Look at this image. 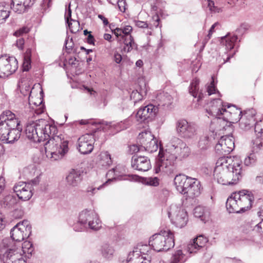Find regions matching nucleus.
I'll return each mask as SVG.
<instances>
[{
	"label": "nucleus",
	"mask_w": 263,
	"mask_h": 263,
	"mask_svg": "<svg viewBox=\"0 0 263 263\" xmlns=\"http://www.w3.org/2000/svg\"><path fill=\"white\" fill-rule=\"evenodd\" d=\"M145 183L147 185L156 186L159 184V179L157 177H148L145 179Z\"/></svg>",
	"instance_id": "nucleus-50"
},
{
	"label": "nucleus",
	"mask_w": 263,
	"mask_h": 263,
	"mask_svg": "<svg viewBox=\"0 0 263 263\" xmlns=\"http://www.w3.org/2000/svg\"><path fill=\"white\" fill-rule=\"evenodd\" d=\"M13 190L19 199L25 201L29 200L32 196L33 187L29 183L19 182L15 184Z\"/></svg>",
	"instance_id": "nucleus-18"
},
{
	"label": "nucleus",
	"mask_w": 263,
	"mask_h": 263,
	"mask_svg": "<svg viewBox=\"0 0 263 263\" xmlns=\"http://www.w3.org/2000/svg\"><path fill=\"white\" fill-rule=\"evenodd\" d=\"M212 81L207 86V92L208 96H210L212 94L215 93L217 92L219 93V91L217 90L216 87V84L215 83L214 77H212Z\"/></svg>",
	"instance_id": "nucleus-47"
},
{
	"label": "nucleus",
	"mask_w": 263,
	"mask_h": 263,
	"mask_svg": "<svg viewBox=\"0 0 263 263\" xmlns=\"http://www.w3.org/2000/svg\"><path fill=\"white\" fill-rule=\"evenodd\" d=\"M136 25L141 28H146L148 27V24L146 22L138 21L136 22Z\"/></svg>",
	"instance_id": "nucleus-63"
},
{
	"label": "nucleus",
	"mask_w": 263,
	"mask_h": 263,
	"mask_svg": "<svg viewBox=\"0 0 263 263\" xmlns=\"http://www.w3.org/2000/svg\"><path fill=\"white\" fill-rule=\"evenodd\" d=\"M190 154V149L185 142L178 138H172L164 152L160 149L159 159L155 166V173H171L176 160L177 159L181 160L187 157Z\"/></svg>",
	"instance_id": "nucleus-2"
},
{
	"label": "nucleus",
	"mask_w": 263,
	"mask_h": 263,
	"mask_svg": "<svg viewBox=\"0 0 263 263\" xmlns=\"http://www.w3.org/2000/svg\"><path fill=\"white\" fill-rule=\"evenodd\" d=\"M112 179H108L107 181L98 187L95 186H88L87 189V192L89 193V195H92L95 194L96 191L101 189L104 186L106 185L108 182L112 181Z\"/></svg>",
	"instance_id": "nucleus-46"
},
{
	"label": "nucleus",
	"mask_w": 263,
	"mask_h": 263,
	"mask_svg": "<svg viewBox=\"0 0 263 263\" xmlns=\"http://www.w3.org/2000/svg\"><path fill=\"white\" fill-rule=\"evenodd\" d=\"M9 15L10 12L4 6L0 5V24L3 23Z\"/></svg>",
	"instance_id": "nucleus-45"
},
{
	"label": "nucleus",
	"mask_w": 263,
	"mask_h": 263,
	"mask_svg": "<svg viewBox=\"0 0 263 263\" xmlns=\"http://www.w3.org/2000/svg\"><path fill=\"white\" fill-rule=\"evenodd\" d=\"M7 222L2 214L0 213V231L5 227Z\"/></svg>",
	"instance_id": "nucleus-61"
},
{
	"label": "nucleus",
	"mask_w": 263,
	"mask_h": 263,
	"mask_svg": "<svg viewBox=\"0 0 263 263\" xmlns=\"http://www.w3.org/2000/svg\"><path fill=\"white\" fill-rule=\"evenodd\" d=\"M208 2V6L209 8V10L213 12H219L220 10V8L215 7L214 5V2L211 0H207Z\"/></svg>",
	"instance_id": "nucleus-54"
},
{
	"label": "nucleus",
	"mask_w": 263,
	"mask_h": 263,
	"mask_svg": "<svg viewBox=\"0 0 263 263\" xmlns=\"http://www.w3.org/2000/svg\"><path fill=\"white\" fill-rule=\"evenodd\" d=\"M214 139L215 137L212 135H211L210 137L208 136L202 137L199 142V147L202 149L206 148Z\"/></svg>",
	"instance_id": "nucleus-43"
},
{
	"label": "nucleus",
	"mask_w": 263,
	"mask_h": 263,
	"mask_svg": "<svg viewBox=\"0 0 263 263\" xmlns=\"http://www.w3.org/2000/svg\"><path fill=\"white\" fill-rule=\"evenodd\" d=\"M82 223H81V222L80 221L79 217L78 221L73 224V230L75 231L80 232L83 231L84 228H87L85 224H83V226H82Z\"/></svg>",
	"instance_id": "nucleus-55"
},
{
	"label": "nucleus",
	"mask_w": 263,
	"mask_h": 263,
	"mask_svg": "<svg viewBox=\"0 0 263 263\" xmlns=\"http://www.w3.org/2000/svg\"><path fill=\"white\" fill-rule=\"evenodd\" d=\"M156 101L158 106L168 108L173 103V98L167 92H161L157 95Z\"/></svg>",
	"instance_id": "nucleus-28"
},
{
	"label": "nucleus",
	"mask_w": 263,
	"mask_h": 263,
	"mask_svg": "<svg viewBox=\"0 0 263 263\" xmlns=\"http://www.w3.org/2000/svg\"><path fill=\"white\" fill-rule=\"evenodd\" d=\"M74 43L72 39H69V37H67L65 41V48L67 50V52L68 53L70 52V50H72V48L73 46Z\"/></svg>",
	"instance_id": "nucleus-53"
},
{
	"label": "nucleus",
	"mask_w": 263,
	"mask_h": 263,
	"mask_svg": "<svg viewBox=\"0 0 263 263\" xmlns=\"http://www.w3.org/2000/svg\"><path fill=\"white\" fill-rule=\"evenodd\" d=\"M251 149L253 153H258L263 147V129H260L256 134V136L251 141Z\"/></svg>",
	"instance_id": "nucleus-30"
},
{
	"label": "nucleus",
	"mask_w": 263,
	"mask_h": 263,
	"mask_svg": "<svg viewBox=\"0 0 263 263\" xmlns=\"http://www.w3.org/2000/svg\"><path fill=\"white\" fill-rule=\"evenodd\" d=\"M16 242L9 238L3 239L0 243V256L3 263H26Z\"/></svg>",
	"instance_id": "nucleus-4"
},
{
	"label": "nucleus",
	"mask_w": 263,
	"mask_h": 263,
	"mask_svg": "<svg viewBox=\"0 0 263 263\" xmlns=\"http://www.w3.org/2000/svg\"><path fill=\"white\" fill-rule=\"evenodd\" d=\"M142 98V95L137 90L133 91L130 94V99L133 100L135 104L141 101Z\"/></svg>",
	"instance_id": "nucleus-49"
},
{
	"label": "nucleus",
	"mask_w": 263,
	"mask_h": 263,
	"mask_svg": "<svg viewBox=\"0 0 263 263\" xmlns=\"http://www.w3.org/2000/svg\"><path fill=\"white\" fill-rule=\"evenodd\" d=\"M141 133H140L138 136V142L141 145L142 147H143L148 142L146 141L147 139L145 138V136L142 135V137H141Z\"/></svg>",
	"instance_id": "nucleus-59"
},
{
	"label": "nucleus",
	"mask_w": 263,
	"mask_h": 263,
	"mask_svg": "<svg viewBox=\"0 0 263 263\" xmlns=\"http://www.w3.org/2000/svg\"><path fill=\"white\" fill-rule=\"evenodd\" d=\"M168 217L176 227L181 228L184 227L187 222V212L181 207L176 205H172L168 212Z\"/></svg>",
	"instance_id": "nucleus-9"
},
{
	"label": "nucleus",
	"mask_w": 263,
	"mask_h": 263,
	"mask_svg": "<svg viewBox=\"0 0 263 263\" xmlns=\"http://www.w3.org/2000/svg\"><path fill=\"white\" fill-rule=\"evenodd\" d=\"M254 200L253 194L248 190L233 193L228 198L226 208L230 213H242L250 210Z\"/></svg>",
	"instance_id": "nucleus-3"
},
{
	"label": "nucleus",
	"mask_w": 263,
	"mask_h": 263,
	"mask_svg": "<svg viewBox=\"0 0 263 263\" xmlns=\"http://www.w3.org/2000/svg\"><path fill=\"white\" fill-rule=\"evenodd\" d=\"M234 138L232 136H222L215 146V151L219 155H227L234 148Z\"/></svg>",
	"instance_id": "nucleus-17"
},
{
	"label": "nucleus",
	"mask_w": 263,
	"mask_h": 263,
	"mask_svg": "<svg viewBox=\"0 0 263 263\" xmlns=\"http://www.w3.org/2000/svg\"><path fill=\"white\" fill-rule=\"evenodd\" d=\"M242 176V168H234V170H214V178L218 183L225 185H232L238 183Z\"/></svg>",
	"instance_id": "nucleus-6"
},
{
	"label": "nucleus",
	"mask_w": 263,
	"mask_h": 263,
	"mask_svg": "<svg viewBox=\"0 0 263 263\" xmlns=\"http://www.w3.org/2000/svg\"><path fill=\"white\" fill-rule=\"evenodd\" d=\"M158 147V141L156 139L151 141V142H148L143 147L145 151L152 153L156 152Z\"/></svg>",
	"instance_id": "nucleus-42"
},
{
	"label": "nucleus",
	"mask_w": 263,
	"mask_h": 263,
	"mask_svg": "<svg viewBox=\"0 0 263 263\" xmlns=\"http://www.w3.org/2000/svg\"><path fill=\"white\" fill-rule=\"evenodd\" d=\"M6 201H9V203L7 204L9 207L12 206L15 203V199L13 198L12 196H8L6 198Z\"/></svg>",
	"instance_id": "nucleus-64"
},
{
	"label": "nucleus",
	"mask_w": 263,
	"mask_h": 263,
	"mask_svg": "<svg viewBox=\"0 0 263 263\" xmlns=\"http://www.w3.org/2000/svg\"><path fill=\"white\" fill-rule=\"evenodd\" d=\"M25 41L23 38L21 37L16 41V46L20 50H23L24 48V45Z\"/></svg>",
	"instance_id": "nucleus-60"
},
{
	"label": "nucleus",
	"mask_w": 263,
	"mask_h": 263,
	"mask_svg": "<svg viewBox=\"0 0 263 263\" xmlns=\"http://www.w3.org/2000/svg\"><path fill=\"white\" fill-rule=\"evenodd\" d=\"M15 115L10 110L4 111L0 116V140H6L11 127L16 126Z\"/></svg>",
	"instance_id": "nucleus-7"
},
{
	"label": "nucleus",
	"mask_w": 263,
	"mask_h": 263,
	"mask_svg": "<svg viewBox=\"0 0 263 263\" xmlns=\"http://www.w3.org/2000/svg\"><path fill=\"white\" fill-rule=\"evenodd\" d=\"M131 165L133 168L141 172L147 171L151 168L149 159L145 156H133Z\"/></svg>",
	"instance_id": "nucleus-20"
},
{
	"label": "nucleus",
	"mask_w": 263,
	"mask_h": 263,
	"mask_svg": "<svg viewBox=\"0 0 263 263\" xmlns=\"http://www.w3.org/2000/svg\"><path fill=\"white\" fill-rule=\"evenodd\" d=\"M193 178L183 174L177 175L174 181L177 191L182 195L185 194L187 187L191 185Z\"/></svg>",
	"instance_id": "nucleus-21"
},
{
	"label": "nucleus",
	"mask_w": 263,
	"mask_h": 263,
	"mask_svg": "<svg viewBox=\"0 0 263 263\" xmlns=\"http://www.w3.org/2000/svg\"><path fill=\"white\" fill-rule=\"evenodd\" d=\"M82 180V176L80 171L71 170L66 178L67 184L71 187L77 186Z\"/></svg>",
	"instance_id": "nucleus-26"
},
{
	"label": "nucleus",
	"mask_w": 263,
	"mask_h": 263,
	"mask_svg": "<svg viewBox=\"0 0 263 263\" xmlns=\"http://www.w3.org/2000/svg\"><path fill=\"white\" fill-rule=\"evenodd\" d=\"M237 39L236 35H227L221 39V43L226 46V49L231 50L234 48Z\"/></svg>",
	"instance_id": "nucleus-36"
},
{
	"label": "nucleus",
	"mask_w": 263,
	"mask_h": 263,
	"mask_svg": "<svg viewBox=\"0 0 263 263\" xmlns=\"http://www.w3.org/2000/svg\"><path fill=\"white\" fill-rule=\"evenodd\" d=\"M176 132L178 135L184 139L194 138L197 134L196 125L192 123H189L184 119L179 120L176 123Z\"/></svg>",
	"instance_id": "nucleus-12"
},
{
	"label": "nucleus",
	"mask_w": 263,
	"mask_h": 263,
	"mask_svg": "<svg viewBox=\"0 0 263 263\" xmlns=\"http://www.w3.org/2000/svg\"><path fill=\"white\" fill-rule=\"evenodd\" d=\"M199 79H194L189 87V93L195 98H197V101L200 102L203 97V94L199 91Z\"/></svg>",
	"instance_id": "nucleus-29"
},
{
	"label": "nucleus",
	"mask_w": 263,
	"mask_h": 263,
	"mask_svg": "<svg viewBox=\"0 0 263 263\" xmlns=\"http://www.w3.org/2000/svg\"><path fill=\"white\" fill-rule=\"evenodd\" d=\"M208 242L206 237L200 235L194 239L192 241L189 243L187 246V251L190 253H196L198 250L204 246Z\"/></svg>",
	"instance_id": "nucleus-22"
},
{
	"label": "nucleus",
	"mask_w": 263,
	"mask_h": 263,
	"mask_svg": "<svg viewBox=\"0 0 263 263\" xmlns=\"http://www.w3.org/2000/svg\"><path fill=\"white\" fill-rule=\"evenodd\" d=\"M201 194L200 182L197 179L194 178L191 183V185L187 187L184 195L186 198H194L199 196Z\"/></svg>",
	"instance_id": "nucleus-24"
},
{
	"label": "nucleus",
	"mask_w": 263,
	"mask_h": 263,
	"mask_svg": "<svg viewBox=\"0 0 263 263\" xmlns=\"http://www.w3.org/2000/svg\"><path fill=\"white\" fill-rule=\"evenodd\" d=\"M29 31V29L27 27H23L20 29L16 30L13 33V35L16 37L21 36L27 33Z\"/></svg>",
	"instance_id": "nucleus-52"
},
{
	"label": "nucleus",
	"mask_w": 263,
	"mask_h": 263,
	"mask_svg": "<svg viewBox=\"0 0 263 263\" xmlns=\"http://www.w3.org/2000/svg\"><path fill=\"white\" fill-rule=\"evenodd\" d=\"M31 227L28 221L24 220L18 223L11 230V237L13 242L20 243L21 241L28 238L31 233Z\"/></svg>",
	"instance_id": "nucleus-8"
},
{
	"label": "nucleus",
	"mask_w": 263,
	"mask_h": 263,
	"mask_svg": "<svg viewBox=\"0 0 263 263\" xmlns=\"http://www.w3.org/2000/svg\"><path fill=\"white\" fill-rule=\"evenodd\" d=\"M28 8L21 4L18 0H13L11 4V9L18 14L25 12Z\"/></svg>",
	"instance_id": "nucleus-39"
},
{
	"label": "nucleus",
	"mask_w": 263,
	"mask_h": 263,
	"mask_svg": "<svg viewBox=\"0 0 263 263\" xmlns=\"http://www.w3.org/2000/svg\"><path fill=\"white\" fill-rule=\"evenodd\" d=\"M16 243L18 245V248L21 249V253L24 256V257L25 258L26 257L29 258L33 251L32 244L28 241H24L21 246L20 243Z\"/></svg>",
	"instance_id": "nucleus-35"
},
{
	"label": "nucleus",
	"mask_w": 263,
	"mask_h": 263,
	"mask_svg": "<svg viewBox=\"0 0 263 263\" xmlns=\"http://www.w3.org/2000/svg\"><path fill=\"white\" fill-rule=\"evenodd\" d=\"M158 111L157 106L149 104L143 107H141L136 114V118L140 122L144 121L148 118H154Z\"/></svg>",
	"instance_id": "nucleus-19"
},
{
	"label": "nucleus",
	"mask_w": 263,
	"mask_h": 263,
	"mask_svg": "<svg viewBox=\"0 0 263 263\" xmlns=\"http://www.w3.org/2000/svg\"><path fill=\"white\" fill-rule=\"evenodd\" d=\"M151 245H138L137 247L134 249L132 252H130V255H135L137 254V256H146V258L151 257H148V253L151 252L150 246Z\"/></svg>",
	"instance_id": "nucleus-33"
},
{
	"label": "nucleus",
	"mask_w": 263,
	"mask_h": 263,
	"mask_svg": "<svg viewBox=\"0 0 263 263\" xmlns=\"http://www.w3.org/2000/svg\"><path fill=\"white\" fill-rule=\"evenodd\" d=\"M18 86L20 89L21 93L24 96H28V108H30L29 110V112L28 114V116H27V118H29L30 117H33L34 116V114L40 115L43 112V109L42 108V107H40L39 108H37L38 106V104L36 102H33L30 100V96H31V86L30 83L28 81H24L20 82L18 84Z\"/></svg>",
	"instance_id": "nucleus-10"
},
{
	"label": "nucleus",
	"mask_w": 263,
	"mask_h": 263,
	"mask_svg": "<svg viewBox=\"0 0 263 263\" xmlns=\"http://www.w3.org/2000/svg\"><path fill=\"white\" fill-rule=\"evenodd\" d=\"M31 49H27L24 57V62L23 63L24 71H28L31 67Z\"/></svg>",
	"instance_id": "nucleus-41"
},
{
	"label": "nucleus",
	"mask_w": 263,
	"mask_h": 263,
	"mask_svg": "<svg viewBox=\"0 0 263 263\" xmlns=\"http://www.w3.org/2000/svg\"><path fill=\"white\" fill-rule=\"evenodd\" d=\"M127 263H150L149 258H146V256H137V254L130 255L129 254Z\"/></svg>",
	"instance_id": "nucleus-38"
},
{
	"label": "nucleus",
	"mask_w": 263,
	"mask_h": 263,
	"mask_svg": "<svg viewBox=\"0 0 263 263\" xmlns=\"http://www.w3.org/2000/svg\"><path fill=\"white\" fill-rule=\"evenodd\" d=\"M254 153H255L252 152V153L250 154V155L245 158L244 163L246 165L249 166L255 163L256 156Z\"/></svg>",
	"instance_id": "nucleus-48"
},
{
	"label": "nucleus",
	"mask_w": 263,
	"mask_h": 263,
	"mask_svg": "<svg viewBox=\"0 0 263 263\" xmlns=\"http://www.w3.org/2000/svg\"><path fill=\"white\" fill-rule=\"evenodd\" d=\"M118 169L119 168L118 167H116L115 168H114L111 170H109L106 174V176L110 177L112 175V176H114V177L112 179H115L116 177L119 176V172L118 171Z\"/></svg>",
	"instance_id": "nucleus-58"
},
{
	"label": "nucleus",
	"mask_w": 263,
	"mask_h": 263,
	"mask_svg": "<svg viewBox=\"0 0 263 263\" xmlns=\"http://www.w3.org/2000/svg\"><path fill=\"white\" fill-rule=\"evenodd\" d=\"M143 147L141 145L133 144L129 147V151L132 154L138 153L139 151H143Z\"/></svg>",
	"instance_id": "nucleus-56"
},
{
	"label": "nucleus",
	"mask_w": 263,
	"mask_h": 263,
	"mask_svg": "<svg viewBox=\"0 0 263 263\" xmlns=\"http://www.w3.org/2000/svg\"><path fill=\"white\" fill-rule=\"evenodd\" d=\"M242 168L241 161L237 157L223 156L218 158L216 163L214 170H228Z\"/></svg>",
	"instance_id": "nucleus-14"
},
{
	"label": "nucleus",
	"mask_w": 263,
	"mask_h": 263,
	"mask_svg": "<svg viewBox=\"0 0 263 263\" xmlns=\"http://www.w3.org/2000/svg\"><path fill=\"white\" fill-rule=\"evenodd\" d=\"M95 136L92 134H86L78 140V148L82 154H90L94 148Z\"/></svg>",
	"instance_id": "nucleus-16"
},
{
	"label": "nucleus",
	"mask_w": 263,
	"mask_h": 263,
	"mask_svg": "<svg viewBox=\"0 0 263 263\" xmlns=\"http://www.w3.org/2000/svg\"><path fill=\"white\" fill-rule=\"evenodd\" d=\"M142 135L145 136V138L146 139V141L151 142V141L156 140V138H154V136L152 134L151 132L149 131H144L141 132V137L143 136Z\"/></svg>",
	"instance_id": "nucleus-57"
},
{
	"label": "nucleus",
	"mask_w": 263,
	"mask_h": 263,
	"mask_svg": "<svg viewBox=\"0 0 263 263\" xmlns=\"http://www.w3.org/2000/svg\"><path fill=\"white\" fill-rule=\"evenodd\" d=\"M195 217L200 218L201 220L205 222L210 217V212L205 208L202 206H197L194 210Z\"/></svg>",
	"instance_id": "nucleus-32"
},
{
	"label": "nucleus",
	"mask_w": 263,
	"mask_h": 263,
	"mask_svg": "<svg viewBox=\"0 0 263 263\" xmlns=\"http://www.w3.org/2000/svg\"><path fill=\"white\" fill-rule=\"evenodd\" d=\"M14 121L16 122V126L14 127H11L9 134L6 137V139L4 140L7 143H12L15 141L17 140L21 136V133L22 130V127L20 124L18 119L15 118Z\"/></svg>",
	"instance_id": "nucleus-23"
},
{
	"label": "nucleus",
	"mask_w": 263,
	"mask_h": 263,
	"mask_svg": "<svg viewBox=\"0 0 263 263\" xmlns=\"http://www.w3.org/2000/svg\"><path fill=\"white\" fill-rule=\"evenodd\" d=\"M98 159V165L104 167L109 166L112 163L110 155L107 152H101Z\"/></svg>",
	"instance_id": "nucleus-34"
},
{
	"label": "nucleus",
	"mask_w": 263,
	"mask_h": 263,
	"mask_svg": "<svg viewBox=\"0 0 263 263\" xmlns=\"http://www.w3.org/2000/svg\"><path fill=\"white\" fill-rule=\"evenodd\" d=\"M70 7V4H69V9L67 15H65V18L70 32L72 33H76L80 30V24L78 21L71 18V10Z\"/></svg>",
	"instance_id": "nucleus-31"
},
{
	"label": "nucleus",
	"mask_w": 263,
	"mask_h": 263,
	"mask_svg": "<svg viewBox=\"0 0 263 263\" xmlns=\"http://www.w3.org/2000/svg\"><path fill=\"white\" fill-rule=\"evenodd\" d=\"M149 243L157 252L167 251L175 245L174 234L170 230L161 231L151 237Z\"/></svg>",
	"instance_id": "nucleus-5"
},
{
	"label": "nucleus",
	"mask_w": 263,
	"mask_h": 263,
	"mask_svg": "<svg viewBox=\"0 0 263 263\" xmlns=\"http://www.w3.org/2000/svg\"><path fill=\"white\" fill-rule=\"evenodd\" d=\"M184 255L181 250H178L175 252L172 257V260L170 263H179L180 261H184L183 258Z\"/></svg>",
	"instance_id": "nucleus-44"
},
{
	"label": "nucleus",
	"mask_w": 263,
	"mask_h": 263,
	"mask_svg": "<svg viewBox=\"0 0 263 263\" xmlns=\"http://www.w3.org/2000/svg\"><path fill=\"white\" fill-rule=\"evenodd\" d=\"M254 230L258 232L263 231V219L255 226Z\"/></svg>",
	"instance_id": "nucleus-62"
},
{
	"label": "nucleus",
	"mask_w": 263,
	"mask_h": 263,
	"mask_svg": "<svg viewBox=\"0 0 263 263\" xmlns=\"http://www.w3.org/2000/svg\"><path fill=\"white\" fill-rule=\"evenodd\" d=\"M79 216L82 226L85 224L87 228L95 231L101 227L97 214L92 210H83L80 213Z\"/></svg>",
	"instance_id": "nucleus-11"
},
{
	"label": "nucleus",
	"mask_w": 263,
	"mask_h": 263,
	"mask_svg": "<svg viewBox=\"0 0 263 263\" xmlns=\"http://www.w3.org/2000/svg\"><path fill=\"white\" fill-rule=\"evenodd\" d=\"M132 31V27L127 25L124 26L123 28H116L112 31L117 37H119L131 35L130 33Z\"/></svg>",
	"instance_id": "nucleus-37"
},
{
	"label": "nucleus",
	"mask_w": 263,
	"mask_h": 263,
	"mask_svg": "<svg viewBox=\"0 0 263 263\" xmlns=\"http://www.w3.org/2000/svg\"><path fill=\"white\" fill-rule=\"evenodd\" d=\"M27 137L34 142L48 140L44 144L46 156L52 160L62 159L68 152V141L60 134L57 135V127L48 121L41 119L27 123Z\"/></svg>",
	"instance_id": "nucleus-1"
},
{
	"label": "nucleus",
	"mask_w": 263,
	"mask_h": 263,
	"mask_svg": "<svg viewBox=\"0 0 263 263\" xmlns=\"http://www.w3.org/2000/svg\"><path fill=\"white\" fill-rule=\"evenodd\" d=\"M114 252V248L108 244H104L101 247V254L105 258H111L113 256Z\"/></svg>",
	"instance_id": "nucleus-40"
},
{
	"label": "nucleus",
	"mask_w": 263,
	"mask_h": 263,
	"mask_svg": "<svg viewBox=\"0 0 263 263\" xmlns=\"http://www.w3.org/2000/svg\"><path fill=\"white\" fill-rule=\"evenodd\" d=\"M226 104H223L221 99H214L210 102L209 108L206 109V112L210 116L216 118L213 123H219L222 120L221 117L223 116V111L226 110Z\"/></svg>",
	"instance_id": "nucleus-15"
},
{
	"label": "nucleus",
	"mask_w": 263,
	"mask_h": 263,
	"mask_svg": "<svg viewBox=\"0 0 263 263\" xmlns=\"http://www.w3.org/2000/svg\"><path fill=\"white\" fill-rule=\"evenodd\" d=\"M252 124V123H251V120H246L244 121V120L242 119L240 122V127L242 129L248 130L251 127Z\"/></svg>",
	"instance_id": "nucleus-51"
},
{
	"label": "nucleus",
	"mask_w": 263,
	"mask_h": 263,
	"mask_svg": "<svg viewBox=\"0 0 263 263\" xmlns=\"http://www.w3.org/2000/svg\"><path fill=\"white\" fill-rule=\"evenodd\" d=\"M17 68V61L15 57L7 55L0 57V78L11 75Z\"/></svg>",
	"instance_id": "nucleus-13"
},
{
	"label": "nucleus",
	"mask_w": 263,
	"mask_h": 263,
	"mask_svg": "<svg viewBox=\"0 0 263 263\" xmlns=\"http://www.w3.org/2000/svg\"><path fill=\"white\" fill-rule=\"evenodd\" d=\"M234 112L230 111H226L224 110L223 116L221 117L223 121L230 123H235L239 121L241 118L242 111L240 108L234 107L233 108Z\"/></svg>",
	"instance_id": "nucleus-25"
},
{
	"label": "nucleus",
	"mask_w": 263,
	"mask_h": 263,
	"mask_svg": "<svg viewBox=\"0 0 263 263\" xmlns=\"http://www.w3.org/2000/svg\"><path fill=\"white\" fill-rule=\"evenodd\" d=\"M118 41L120 44H123L124 45L122 50L125 53L130 52L133 49L137 48V45L134 42V38L132 35L118 37Z\"/></svg>",
	"instance_id": "nucleus-27"
}]
</instances>
